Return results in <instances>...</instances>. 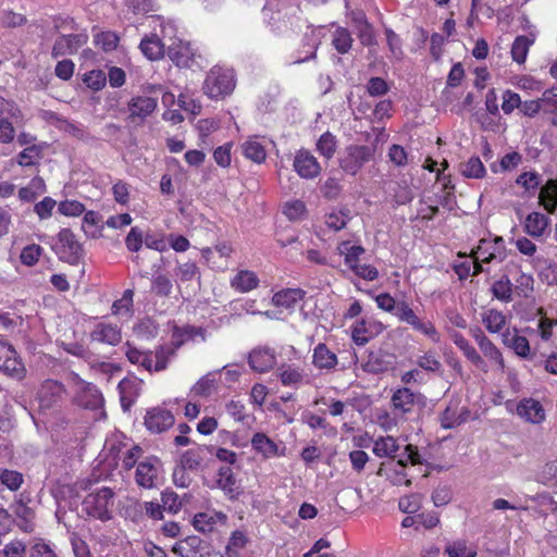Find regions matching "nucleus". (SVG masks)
<instances>
[{
  "instance_id": "obj_1",
  "label": "nucleus",
  "mask_w": 557,
  "mask_h": 557,
  "mask_svg": "<svg viewBox=\"0 0 557 557\" xmlns=\"http://www.w3.org/2000/svg\"><path fill=\"white\" fill-rule=\"evenodd\" d=\"M379 309L385 312H395L400 322L410 325L416 332L429 337L433 343L440 342V333L430 320L420 319L407 301L396 302L389 293H381L374 297Z\"/></svg>"
},
{
  "instance_id": "obj_2",
  "label": "nucleus",
  "mask_w": 557,
  "mask_h": 557,
  "mask_svg": "<svg viewBox=\"0 0 557 557\" xmlns=\"http://www.w3.org/2000/svg\"><path fill=\"white\" fill-rule=\"evenodd\" d=\"M336 251L344 258V263L349 271L364 281H375L379 278V270L367 263H361V257L366 253L362 245L354 244L350 240H342L336 247Z\"/></svg>"
},
{
  "instance_id": "obj_3",
  "label": "nucleus",
  "mask_w": 557,
  "mask_h": 557,
  "mask_svg": "<svg viewBox=\"0 0 557 557\" xmlns=\"http://www.w3.org/2000/svg\"><path fill=\"white\" fill-rule=\"evenodd\" d=\"M236 81L233 70L219 65L213 66L207 74L202 90L210 99H223L231 95Z\"/></svg>"
},
{
  "instance_id": "obj_4",
  "label": "nucleus",
  "mask_w": 557,
  "mask_h": 557,
  "mask_svg": "<svg viewBox=\"0 0 557 557\" xmlns=\"http://www.w3.org/2000/svg\"><path fill=\"white\" fill-rule=\"evenodd\" d=\"M114 492L103 486L89 493L83 500V510L95 519L109 521L112 518L111 507L113 506Z\"/></svg>"
},
{
  "instance_id": "obj_5",
  "label": "nucleus",
  "mask_w": 557,
  "mask_h": 557,
  "mask_svg": "<svg viewBox=\"0 0 557 557\" xmlns=\"http://www.w3.org/2000/svg\"><path fill=\"white\" fill-rule=\"evenodd\" d=\"M458 257H469L488 263H502L507 257L505 240L502 236L481 238L478 246L470 253L458 252Z\"/></svg>"
},
{
  "instance_id": "obj_6",
  "label": "nucleus",
  "mask_w": 557,
  "mask_h": 557,
  "mask_svg": "<svg viewBox=\"0 0 557 557\" xmlns=\"http://www.w3.org/2000/svg\"><path fill=\"white\" fill-rule=\"evenodd\" d=\"M58 258L71 265H77L84 257L83 245L70 228H62L53 247Z\"/></svg>"
},
{
  "instance_id": "obj_7",
  "label": "nucleus",
  "mask_w": 557,
  "mask_h": 557,
  "mask_svg": "<svg viewBox=\"0 0 557 557\" xmlns=\"http://www.w3.org/2000/svg\"><path fill=\"white\" fill-rule=\"evenodd\" d=\"M0 373L15 381L24 380L27 374L20 354L11 343L4 339H0Z\"/></svg>"
},
{
  "instance_id": "obj_8",
  "label": "nucleus",
  "mask_w": 557,
  "mask_h": 557,
  "mask_svg": "<svg viewBox=\"0 0 557 557\" xmlns=\"http://www.w3.org/2000/svg\"><path fill=\"white\" fill-rule=\"evenodd\" d=\"M424 404V396L419 392H412L408 387H399L391 397V409L394 416L406 418L416 408Z\"/></svg>"
},
{
  "instance_id": "obj_9",
  "label": "nucleus",
  "mask_w": 557,
  "mask_h": 557,
  "mask_svg": "<svg viewBox=\"0 0 557 557\" xmlns=\"http://www.w3.org/2000/svg\"><path fill=\"white\" fill-rule=\"evenodd\" d=\"M375 148L364 145H349L345 149V154L339 161L344 172L356 175L366 163L374 158Z\"/></svg>"
},
{
  "instance_id": "obj_10",
  "label": "nucleus",
  "mask_w": 557,
  "mask_h": 557,
  "mask_svg": "<svg viewBox=\"0 0 557 557\" xmlns=\"http://www.w3.org/2000/svg\"><path fill=\"white\" fill-rule=\"evenodd\" d=\"M384 324L373 317L360 318L350 326V337L357 346H364L383 333Z\"/></svg>"
},
{
  "instance_id": "obj_11",
  "label": "nucleus",
  "mask_w": 557,
  "mask_h": 557,
  "mask_svg": "<svg viewBox=\"0 0 557 557\" xmlns=\"http://www.w3.org/2000/svg\"><path fill=\"white\" fill-rule=\"evenodd\" d=\"M275 376L284 387L293 389H298L310 383L305 368L290 362L280 363L275 369Z\"/></svg>"
},
{
  "instance_id": "obj_12",
  "label": "nucleus",
  "mask_w": 557,
  "mask_h": 557,
  "mask_svg": "<svg viewBox=\"0 0 557 557\" xmlns=\"http://www.w3.org/2000/svg\"><path fill=\"white\" fill-rule=\"evenodd\" d=\"M65 386L57 380L47 379L37 392V400L40 409L49 410L57 407L65 395Z\"/></svg>"
},
{
  "instance_id": "obj_13",
  "label": "nucleus",
  "mask_w": 557,
  "mask_h": 557,
  "mask_svg": "<svg viewBox=\"0 0 557 557\" xmlns=\"http://www.w3.org/2000/svg\"><path fill=\"white\" fill-rule=\"evenodd\" d=\"M252 450L263 459H274L286 455V446L280 441L275 442L263 432H256L251 437Z\"/></svg>"
},
{
  "instance_id": "obj_14",
  "label": "nucleus",
  "mask_w": 557,
  "mask_h": 557,
  "mask_svg": "<svg viewBox=\"0 0 557 557\" xmlns=\"http://www.w3.org/2000/svg\"><path fill=\"white\" fill-rule=\"evenodd\" d=\"M174 423L175 418L172 411L159 406L148 409L144 417V425L154 434L168 431Z\"/></svg>"
},
{
  "instance_id": "obj_15",
  "label": "nucleus",
  "mask_w": 557,
  "mask_h": 557,
  "mask_svg": "<svg viewBox=\"0 0 557 557\" xmlns=\"http://www.w3.org/2000/svg\"><path fill=\"white\" fill-rule=\"evenodd\" d=\"M234 248L228 242H219L213 248L205 247L201 249V256L213 270H225L227 260L232 257Z\"/></svg>"
},
{
  "instance_id": "obj_16",
  "label": "nucleus",
  "mask_w": 557,
  "mask_h": 557,
  "mask_svg": "<svg viewBox=\"0 0 557 557\" xmlns=\"http://www.w3.org/2000/svg\"><path fill=\"white\" fill-rule=\"evenodd\" d=\"M158 107V99L148 96H135L128 103V120L135 124H141Z\"/></svg>"
},
{
  "instance_id": "obj_17",
  "label": "nucleus",
  "mask_w": 557,
  "mask_h": 557,
  "mask_svg": "<svg viewBox=\"0 0 557 557\" xmlns=\"http://www.w3.org/2000/svg\"><path fill=\"white\" fill-rule=\"evenodd\" d=\"M293 168L304 180H313L321 173V165L317 158L306 149H300L296 152Z\"/></svg>"
},
{
  "instance_id": "obj_18",
  "label": "nucleus",
  "mask_w": 557,
  "mask_h": 557,
  "mask_svg": "<svg viewBox=\"0 0 557 557\" xmlns=\"http://www.w3.org/2000/svg\"><path fill=\"white\" fill-rule=\"evenodd\" d=\"M88 41L87 34L61 35L57 38L51 50V57L58 59L64 55L75 54Z\"/></svg>"
},
{
  "instance_id": "obj_19",
  "label": "nucleus",
  "mask_w": 557,
  "mask_h": 557,
  "mask_svg": "<svg viewBox=\"0 0 557 557\" xmlns=\"http://www.w3.org/2000/svg\"><path fill=\"white\" fill-rule=\"evenodd\" d=\"M248 363L250 368L258 373H267L276 364V354L270 347H257L248 355Z\"/></svg>"
},
{
  "instance_id": "obj_20",
  "label": "nucleus",
  "mask_w": 557,
  "mask_h": 557,
  "mask_svg": "<svg viewBox=\"0 0 557 557\" xmlns=\"http://www.w3.org/2000/svg\"><path fill=\"white\" fill-rule=\"evenodd\" d=\"M338 362L337 355L325 343H318L313 347L311 363L314 369L331 373L336 370Z\"/></svg>"
},
{
  "instance_id": "obj_21",
  "label": "nucleus",
  "mask_w": 557,
  "mask_h": 557,
  "mask_svg": "<svg viewBox=\"0 0 557 557\" xmlns=\"http://www.w3.org/2000/svg\"><path fill=\"white\" fill-rule=\"evenodd\" d=\"M473 337L484 358L487 360L486 362H490L491 366L504 371L505 360L498 347L480 329L474 332Z\"/></svg>"
},
{
  "instance_id": "obj_22",
  "label": "nucleus",
  "mask_w": 557,
  "mask_h": 557,
  "mask_svg": "<svg viewBox=\"0 0 557 557\" xmlns=\"http://www.w3.org/2000/svg\"><path fill=\"white\" fill-rule=\"evenodd\" d=\"M158 462L159 460L154 457L138 462L135 471V482L139 487L150 490L156 486L159 475Z\"/></svg>"
},
{
  "instance_id": "obj_23",
  "label": "nucleus",
  "mask_w": 557,
  "mask_h": 557,
  "mask_svg": "<svg viewBox=\"0 0 557 557\" xmlns=\"http://www.w3.org/2000/svg\"><path fill=\"white\" fill-rule=\"evenodd\" d=\"M227 521V516L223 511L208 510L197 512L193 517V527L202 534L212 533L219 524L223 525Z\"/></svg>"
},
{
  "instance_id": "obj_24",
  "label": "nucleus",
  "mask_w": 557,
  "mask_h": 557,
  "mask_svg": "<svg viewBox=\"0 0 557 557\" xmlns=\"http://www.w3.org/2000/svg\"><path fill=\"white\" fill-rule=\"evenodd\" d=\"M166 54L178 67L189 69L195 62V51L191 45L181 39L169 46Z\"/></svg>"
},
{
  "instance_id": "obj_25",
  "label": "nucleus",
  "mask_w": 557,
  "mask_h": 557,
  "mask_svg": "<svg viewBox=\"0 0 557 557\" xmlns=\"http://www.w3.org/2000/svg\"><path fill=\"white\" fill-rule=\"evenodd\" d=\"M92 342L116 346L122 341L121 329L116 324L99 322L90 332Z\"/></svg>"
},
{
  "instance_id": "obj_26",
  "label": "nucleus",
  "mask_w": 557,
  "mask_h": 557,
  "mask_svg": "<svg viewBox=\"0 0 557 557\" xmlns=\"http://www.w3.org/2000/svg\"><path fill=\"white\" fill-rule=\"evenodd\" d=\"M216 486L221 488L230 499H237L242 494L240 486L230 466H223L218 470Z\"/></svg>"
},
{
  "instance_id": "obj_27",
  "label": "nucleus",
  "mask_w": 557,
  "mask_h": 557,
  "mask_svg": "<svg viewBox=\"0 0 557 557\" xmlns=\"http://www.w3.org/2000/svg\"><path fill=\"white\" fill-rule=\"evenodd\" d=\"M550 224V219L539 211L529 213L523 222V231L534 239L543 237Z\"/></svg>"
},
{
  "instance_id": "obj_28",
  "label": "nucleus",
  "mask_w": 557,
  "mask_h": 557,
  "mask_svg": "<svg viewBox=\"0 0 557 557\" xmlns=\"http://www.w3.org/2000/svg\"><path fill=\"white\" fill-rule=\"evenodd\" d=\"M518 414L525 421L537 424L545 420V410L539 400L522 399L517 406Z\"/></svg>"
},
{
  "instance_id": "obj_29",
  "label": "nucleus",
  "mask_w": 557,
  "mask_h": 557,
  "mask_svg": "<svg viewBox=\"0 0 557 557\" xmlns=\"http://www.w3.org/2000/svg\"><path fill=\"white\" fill-rule=\"evenodd\" d=\"M139 49L151 61L162 59L165 53L164 44L156 34L145 36L139 44Z\"/></svg>"
},
{
  "instance_id": "obj_30",
  "label": "nucleus",
  "mask_w": 557,
  "mask_h": 557,
  "mask_svg": "<svg viewBox=\"0 0 557 557\" xmlns=\"http://www.w3.org/2000/svg\"><path fill=\"white\" fill-rule=\"evenodd\" d=\"M176 350L169 343L154 347L152 351L151 372H161L168 369L172 358L176 356Z\"/></svg>"
},
{
  "instance_id": "obj_31",
  "label": "nucleus",
  "mask_w": 557,
  "mask_h": 557,
  "mask_svg": "<svg viewBox=\"0 0 557 557\" xmlns=\"http://www.w3.org/2000/svg\"><path fill=\"white\" fill-rule=\"evenodd\" d=\"M504 343L520 358L530 359L533 356L529 339L525 336L520 335L517 329L513 330L512 335H510L509 332L505 335Z\"/></svg>"
},
{
  "instance_id": "obj_32",
  "label": "nucleus",
  "mask_w": 557,
  "mask_h": 557,
  "mask_svg": "<svg viewBox=\"0 0 557 557\" xmlns=\"http://www.w3.org/2000/svg\"><path fill=\"white\" fill-rule=\"evenodd\" d=\"M539 202L548 213L557 212V180L549 178L541 187Z\"/></svg>"
},
{
  "instance_id": "obj_33",
  "label": "nucleus",
  "mask_w": 557,
  "mask_h": 557,
  "mask_svg": "<svg viewBox=\"0 0 557 557\" xmlns=\"http://www.w3.org/2000/svg\"><path fill=\"white\" fill-rule=\"evenodd\" d=\"M259 285L258 275L250 270H239L234 277L231 278V287L239 293H248Z\"/></svg>"
},
{
  "instance_id": "obj_34",
  "label": "nucleus",
  "mask_w": 557,
  "mask_h": 557,
  "mask_svg": "<svg viewBox=\"0 0 557 557\" xmlns=\"http://www.w3.org/2000/svg\"><path fill=\"white\" fill-rule=\"evenodd\" d=\"M243 156L257 163L261 164L267 159L265 147L258 140L257 136L249 137L240 145Z\"/></svg>"
},
{
  "instance_id": "obj_35",
  "label": "nucleus",
  "mask_w": 557,
  "mask_h": 557,
  "mask_svg": "<svg viewBox=\"0 0 557 557\" xmlns=\"http://www.w3.org/2000/svg\"><path fill=\"white\" fill-rule=\"evenodd\" d=\"M306 292L301 288H286L273 295V304L277 307L294 309L305 297Z\"/></svg>"
},
{
  "instance_id": "obj_36",
  "label": "nucleus",
  "mask_w": 557,
  "mask_h": 557,
  "mask_svg": "<svg viewBox=\"0 0 557 557\" xmlns=\"http://www.w3.org/2000/svg\"><path fill=\"white\" fill-rule=\"evenodd\" d=\"M490 290L493 297L502 302L508 304L513 300V283L506 274L494 281Z\"/></svg>"
},
{
  "instance_id": "obj_37",
  "label": "nucleus",
  "mask_w": 557,
  "mask_h": 557,
  "mask_svg": "<svg viewBox=\"0 0 557 557\" xmlns=\"http://www.w3.org/2000/svg\"><path fill=\"white\" fill-rule=\"evenodd\" d=\"M77 399L79 405L87 409H98L104 403L101 392L92 384H87L78 394Z\"/></svg>"
},
{
  "instance_id": "obj_38",
  "label": "nucleus",
  "mask_w": 557,
  "mask_h": 557,
  "mask_svg": "<svg viewBox=\"0 0 557 557\" xmlns=\"http://www.w3.org/2000/svg\"><path fill=\"white\" fill-rule=\"evenodd\" d=\"M201 329L193 325L172 327V341L169 343L173 346L174 350H178L186 342L194 339L197 335L201 334Z\"/></svg>"
},
{
  "instance_id": "obj_39",
  "label": "nucleus",
  "mask_w": 557,
  "mask_h": 557,
  "mask_svg": "<svg viewBox=\"0 0 557 557\" xmlns=\"http://www.w3.org/2000/svg\"><path fill=\"white\" fill-rule=\"evenodd\" d=\"M126 351L125 356L127 360L135 366L143 368L144 370L151 373L152 367V351L151 350H140L135 346L126 343Z\"/></svg>"
},
{
  "instance_id": "obj_40",
  "label": "nucleus",
  "mask_w": 557,
  "mask_h": 557,
  "mask_svg": "<svg viewBox=\"0 0 557 557\" xmlns=\"http://www.w3.org/2000/svg\"><path fill=\"white\" fill-rule=\"evenodd\" d=\"M513 293L524 299H529L534 294V277L531 273H525L519 267L518 275L515 276Z\"/></svg>"
},
{
  "instance_id": "obj_41",
  "label": "nucleus",
  "mask_w": 557,
  "mask_h": 557,
  "mask_svg": "<svg viewBox=\"0 0 557 557\" xmlns=\"http://www.w3.org/2000/svg\"><path fill=\"white\" fill-rule=\"evenodd\" d=\"M482 323L490 333H499L505 327L507 318L503 311L492 308L482 313Z\"/></svg>"
},
{
  "instance_id": "obj_42",
  "label": "nucleus",
  "mask_w": 557,
  "mask_h": 557,
  "mask_svg": "<svg viewBox=\"0 0 557 557\" xmlns=\"http://www.w3.org/2000/svg\"><path fill=\"white\" fill-rule=\"evenodd\" d=\"M46 191V184L42 177L35 176L27 186L18 189V198L24 202H33L37 197Z\"/></svg>"
},
{
  "instance_id": "obj_43",
  "label": "nucleus",
  "mask_w": 557,
  "mask_h": 557,
  "mask_svg": "<svg viewBox=\"0 0 557 557\" xmlns=\"http://www.w3.org/2000/svg\"><path fill=\"white\" fill-rule=\"evenodd\" d=\"M42 158V147L40 145H30L24 148L16 156V163L22 168L38 165Z\"/></svg>"
},
{
  "instance_id": "obj_44",
  "label": "nucleus",
  "mask_w": 557,
  "mask_h": 557,
  "mask_svg": "<svg viewBox=\"0 0 557 557\" xmlns=\"http://www.w3.org/2000/svg\"><path fill=\"white\" fill-rule=\"evenodd\" d=\"M399 446L397 441L393 436H382L379 437L373 445V453L375 456L383 458H395L396 453L398 451Z\"/></svg>"
},
{
  "instance_id": "obj_45",
  "label": "nucleus",
  "mask_w": 557,
  "mask_h": 557,
  "mask_svg": "<svg viewBox=\"0 0 557 557\" xmlns=\"http://www.w3.org/2000/svg\"><path fill=\"white\" fill-rule=\"evenodd\" d=\"M534 40L529 38L528 36L520 35L516 37L511 46V58L518 64H523L527 60L530 47L533 45Z\"/></svg>"
},
{
  "instance_id": "obj_46",
  "label": "nucleus",
  "mask_w": 557,
  "mask_h": 557,
  "mask_svg": "<svg viewBox=\"0 0 557 557\" xmlns=\"http://www.w3.org/2000/svg\"><path fill=\"white\" fill-rule=\"evenodd\" d=\"M15 515L18 519L17 527L25 533H32L35 530V512L34 510L23 503H20L15 509Z\"/></svg>"
},
{
  "instance_id": "obj_47",
  "label": "nucleus",
  "mask_w": 557,
  "mask_h": 557,
  "mask_svg": "<svg viewBox=\"0 0 557 557\" xmlns=\"http://www.w3.org/2000/svg\"><path fill=\"white\" fill-rule=\"evenodd\" d=\"M542 183V175L536 171H524L516 178V184L525 193H535Z\"/></svg>"
},
{
  "instance_id": "obj_48",
  "label": "nucleus",
  "mask_w": 557,
  "mask_h": 557,
  "mask_svg": "<svg viewBox=\"0 0 557 557\" xmlns=\"http://www.w3.org/2000/svg\"><path fill=\"white\" fill-rule=\"evenodd\" d=\"M461 173L468 178H483L486 169L478 156L470 157L466 162L461 163Z\"/></svg>"
},
{
  "instance_id": "obj_49",
  "label": "nucleus",
  "mask_w": 557,
  "mask_h": 557,
  "mask_svg": "<svg viewBox=\"0 0 557 557\" xmlns=\"http://www.w3.org/2000/svg\"><path fill=\"white\" fill-rule=\"evenodd\" d=\"M354 39L350 32L345 27H337L333 33L332 45L339 54L347 53L352 46Z\"/></svg>"
},
{
  "instance_id": "obj_50",
  "label": "nucleus",
  "mask_w": 557,
  "mask_h": 557,
  "mask_svg": "<svg viewBox=\"0 0 557 557\" xmlns=\"http://www.w3.org/2000/svg\"><path fill=\"white\" fill-rule=\"evenodd\" d=\"M537 314L540 315V320L537 322L539 335L542 341L548 342L554 335L553 329L557 326V319L546 317V311L542 307L537 309Z\"/></svg>"
},
{
  "instance_id": "obj_51",
  "label": "nucleus",
  "mask_w": 557,
  "mask_h": 557,
  "mask_svg": "<svg viewBox=\"0 0 557 557\" xmlns=\"http://www.w3.org/2000/svg\"><path fill=\"white\" fill-rule=\"evenodd\" d=\"M350 219V210L344 208L338 210L337 212H331L326 214L325 224L330 230L337 232L345 228Z\"/></svg>"
},
{
  "instance_id": "obj_52",
  "label": "nucleus",
  "mask_w": 557,
  "mask_h": 557,
  "mask_svg": "<svg viewBox=\"0 0 557 557\" xmlns=\"http://www.w3.org/2000/svg\"><path fill=\"white\" fill-rule=\"evenodd\" d=\"M441 425L443 429H454L460 425L465 419L458 414V405L449 404L447 408L441 413Z\"/></svg>"
},
{
  "instance_id": "obj_53",
  "label": "nucleus",
  "mask_w": 557,
  "mask_h": 557,
  "mask_svg": "<svg viewBox=\"0 0 557 557\" xmlns=\"http://www.w3.org/2000/svg\"><path fill=\"white\" fill-rule=\"evenodd\" d=\"M336 148V137L330 132L322 134L317 141V151L326 159L333 158Z\"/></svg>"
},
{
  "instance_id": "obj_54",
  "label": "nucleus",
  "mask_w": 557,
  "mask_h": 557,
  "mask_svg": "<svg viewBox=\"0 0 557 557\" xmlns=\"http://www.w3.org/2000/svg\"><path fill=\"white\" fill-rule=\"evenodd\" d=\"M173 289L172 280L165 274H157L151 280V292L158 297H170Z\"/></svg>"
},
{
  "instance_id": "obj_55",
  "label": "nucleus",
  "mask_w": 557,
  "mask_h": 557,
  "mask_svg": "<svg viewBox=\"0 0 557 557\" xmlns=\"http://www.w3.org/2000/svg\"><path fill=\"white\" fill-rule=\"evenodd\" d=\"M227 414L233 418L235 422L246 423L249 419L246 406L242 400L231 399L225 404Z\"/></svg>"
},
{
  "instance_id": "obj_56",
  "label": "nucleus",
  "mask_w": 557,
  "mask_h": 557,
  "mask_svg": "<svg viewBox=\"0 0 557 557\" xmlns=\"http://www.w3.org/2000/svg\"><path fill=\"white\" fill-rule=\"evenodd\" d=\"M0 483L8 487L10 491L15 492L24 483V476L18 471L3 469L0 472Z\"/></svg>"
},
{
  "instance_id": "obj_57",
  "label": "nucleus",
  "mask_w": 557,
  "mask_h": 557,
  "mask_svg": "<svg viewBox=\"0 0 557 557\" xmlns=\"http://www.w3.org/2000/svg\"><path fill=\"white\" fill-rule=\"evenodd\" d=\"M175 275L181 282L200 278V270L195 261H187L177 265Z\"/></svg>"
},
{
  "instance_id": "obj_58",
  "label": "nucleus",
  "mask_w": 557,
  "mask_h": 557,
  "mask_svg": "<svg viewBox=\"0 0 557 557\" xmlns=\"http://www.w3.org/2000/svg\"><path fill=\"white\" fill-rule=\"evenodd\" d=\"M84 84L94 91L101 90L107 83V75L101 70H91L84 74Z\"/></svg>"
},
{
  "instance_id": "obj_59",
  "label": "nucleus",
  "mask_w": 557,
  "mask_h": 557,
  "mask_svg": "<svg viewBox=\"0 0 557 557\" xmlns=\"http://www.w3.org/2000/svg\"><path fill=\"white\" fill-rule=\"evenodd\" d=\"M42 247L37 244H30L25 246L20 255L21 263L27 267L35 265L38 262L42 253Z\"/></svg>"
},
{
  "instance_id": "obj_60",
  "label": "nucleus",
  "mask_w": 557,
  "mask_h": 557,
  "mask_svg": "<svg viewBox=\"0 0 557 557\" xmlns=\"http://www.w3.org/2000/svg\"><path fill=\"white\" fill-rule=\"evenodd\" d=\"M119 41V36L110 30L101 32L95 36V44L106 52L116 49Z\"/></svg>"
},
{
  "instance_id": "obj_61",
  "label": "nucleus",
  "mask_w": 557,
  "mask_h": 557,
  "mask_svg": "<svg viewBox=\"0 0 557 557\" xmlns=\"http://www.w3.org/2000/svg\"><path fill=\"white\" fill-rule=\"evenodd\" d=\"M306 205L301 200L286 202L283 207V213L289 221H299L306 214Z\"/></svg>"
},
{
  "instance_id": "obj_62",
  "label": "nucleus",
  "mask_w": 557,
  "mask_h": 557,
  "mask_svg": "<svg viewBox=\"0 0 557 557\" xmlns=\"http://www.w3.org/2000/svg\"><path fill=\"white\" fill-rule=\"evenodd\" d=\"M422 496L418 493H411L401 497L398 502L400 511L414 513L421 508Z\"/></svg>"
},
{
  "instance_id": "obj_63",
  "label": "nucleus",
  "mask_w": 557,
  "mask_h": 557,
  "mask_svg": "<svg viewBox=\"0 0 557 557\" xmlns=\"http://www.w3.org/2000/svg\"><path fill=\"white\" fill-rule=\"evenodd\" d=\"M232 148L233 143H225L213 150V159L221 168H228L232 162Z\"/></svg>"
},
{
  "instance_id": "obj_64",
  "label": "nucleus",
  "mask_w": 557,
  "mask_h": 557,
  "mask_svg": "<svg viewBox=\"0 0 557 557\" xmlns=\"http://www.w3.org/2000/svg\"><path fill=\"white\" fill-rule=\"evenodd\" d=\"M445 553L449 557H476L475 550H468L467 544L465 541H456L451 544H449Z\"/></svg>"
}]
</instances>
